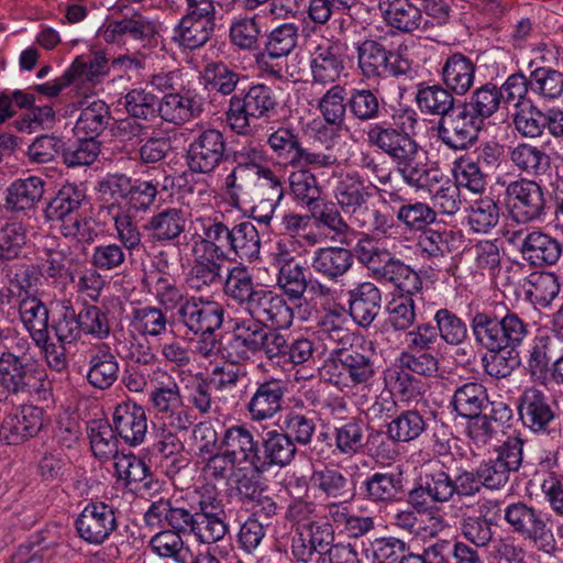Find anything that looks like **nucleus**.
Returning a JSON list of instances; mask_svg holds the SVG:
<instances>
[{
  "mask_svg": "<svg viewBox=\"0 0 563 563\" xmlns=\"http://www.w3.org/2000/svg\"><path fill=\"white\" fill-rule=\"evenodd\" d=\"M470 328L475 343L487 351L482 357L485 374L495 379L509 377L519 365L515 351L530 334V324L510 310L504 316L484 310L472 316Z\"/></svg>",
  "mask_w": 563,
  "mask_h": 563,
  "instance_id": "1",
  "label": "nucleus"
},
{
  "mask_svg": "<svg viewBox=\"0 0 563 563\" xmlns=\"http://www.w3.org/2000/svg\"><path fill=\"white\" fill-rule=\"evenodd\" d=\"M278 99L275 90L265 84H255L239 89L232 95L224 112V121L236 135L254 133V120L269 119L277 114Z\"/></svg>",
  "mask_w": 563,
  "mask_h": 563,
  "instance_id": "2",
  "label": "nucleus"
},
{
  "mask_svg": "<svg viewBox=\"0 0 563 563\" xmlns=\"http://www.w3.org/2000/svg\"><path fill=\"white\" fill-rule=\"evenodd\" d=\"M30 350L26 338H15L0 354V385L10 394L38 393L44 387V373Z\"/></svg>",
  "mask_w": 563,
  "mask_h": 563,
  "instance_id": "3",
  "label": "nucleus"
},
{
  "mask_svg": "<svg viewBox=\"0 0 563 563\" xmlns=\"http://www.w3.org/2000/svg\"><path fill=\"white\" fill-rule=\"evenodd\" d=\"M504 520L512 533L532 542L539 550L550 553L555 549L550 517L536 506L523 500L512 501L504 508Z\"/></svg>",
  "mask_w": 563,
  "mask_h": 563,
  "instance_id": "4",
  "label": "nucleus"
},
{
  "mask_svg": "<svg viewBox=\"0 0 563 563\" xmlns=\"http://www.w3.org/2000/svg\"><path fill=\"white\" fill-rule=\"evenodd\" d=\"M517 412L523 428L532 434H558L560 416L555 402L543 390L534 386L525 388L517 398Z\"/></svg>",
  "mask_w": 563,
  "mask_h": 563,
  "instance_id": "5",
  "label": "nucleus"
},
{
  "mask_svg": "<svg viewBox=\"0 0 563 563\" xmlns=\"http://www.w3.org/2000/svg\"><path fill=\"white\" fill-rule=\"evenodd\" d=\"M357 66L367 79L399 77L410 68V60L399 52L385 47L376 40H364L356 46Z\"/></svg>",
  "mask_w": 563,
  "mask_h": 563,
  "instance_id": "6",
  "label": "nucleus"
},
{
  "mask_svg": "<svg viewBox=\"0 0 563 563\" xmlns=\"http://www.w3.org/2000/svg\"><path fill=\"white\" fill-rule=\"evenodd\" d=\"M482 129L483 124L462 103L440 118L433 126L437 140L453 152H466L474 147Z\"/></svg>",
  "mask_w": 563,
  "mask_h": 563,
  "instance_id": "7",
  "label": "nucleus"
},
{
  "mask_svg": "<svg viewBox=\"0 0 563 563\" xmlns=\"http://www.w3.org/2000/svg\"><path fill=\"white\" fill-rule=\"evenodd\" d=\"M230 155L224 134L216 128H208L195 135L188 144L186 162L190 172L207 175L229 161Z\"/></svg>",
  "mask_w": 563,
  "mask_h": 563,
  "instance_id": "8",
  "label": "nucleus"
},
{
  "mask_svg": "<svg viewBox=\"0 0 563 563\" xmlns=\"http://www.w3.org/2000/svg\"><path fill=\"white\" fill-rule=\"evenodd\" d=\"M504 201L511 218L518 223H528L544 216V188L536 180L520 178L508 183Z\"/></svg>",
  "mask_w": 563,
  "mask_h": 563,
  "instance_id": "9",
  "label": "nucleus"
},
{
  "mask_svg": "<svg viewBox=\"0 0 563 563\" xmlns=\"http://www.w3.org/2000/svg\"><path fill=\"white\" fill-rule=\"evenodd\" d=\"M365 141L378 148L397 167L413 154H419L422 146L408 132L389 122L372 123L364 130Z\"/></svg>",
  "mask_w": 563,
  "mask_h": 563,
  "instance_id": "10",
  "label": "nucleus"
},
{
  "mask_svg": "<svg viewBox=\"0 0 563 563\" xmlns=\"http://www.w3.org/2000/svg\"><path fill=\"white\" fill-rule=\"evenodd\" d=\"M150 404L155 416L172 429L186 431L194 423V417L184 402L179 385L170 376L167 383L162 382L152 388Z\"/></svg>",
  "mask_w": 563,
  "mask_h": 563,
  "instance_id": "11",
  "label": "nucleus"
},
{
  "mask_svg": "<svg viewBox=\"0 0 563 563\" xmlns=\"http://www.w3.org/2000/svg\"><path fill=\"white\" fill-rule=\"evenodd\" d=\"M331 368L329 380L339 387L367 386L376 374L372 356L353 349L335 350Z\"/></svg>",
  "mask_w": 563,
  "mask_h": 563,
  "instance_id": "12",
  "label": "nucleus"
},
{
  "mask_svg": "<svg viewBox=\"0 0 563 563\" xmlns=\"http://www.w3.org/2000/svg\"><path fill=\"white\" fill-rule=\"evenodd\" d=\"M173 320L195 335L213 334L223 324L224 309L217 301L191 296L181 313H173Z\"/></svg>",
  "mask_w": 563,
  "mask_h": 563,
  "instance_id": "13",
  "label": "nucleus"
},
{
  "mask_svg": "<svg viewBox=\"0 0 563 563\" xmlns=\"http://www.w3.org/2000/svg\"><path fill=\"white\" fill-rule=\"evenodd\" d=\"M405 492L406 478L398 467L367 474L358 487L360 498L376 506L397 503Z\"/></svg>",
  "mask_w": 563,
  "mask_h": 563,
  "instance_id": "14",
  "label": "nucleus"
},
{
  "mask_svg": "<svg viewBox=\"0 0 563 563\" xmlns=\"http://www.w3.org/2000/svg\"><path fill=\"white\" fill-rule=\"evenodd\" d=\"M249 317L266 327L288 329L294 321V310L284 295L260 288L244 309Z\"/></svg>",
  "mask_w": 563,
  "mask_h": 563,
  "instance_id": "15",
  "label": "nucleus"
},
{
  "mask_svg": "<svg viewBox=\"0 0 563 563\" xmlns=\"http://www.w3.org/2000/svg\"><path fill=\"white\" fill-rule=\"evenodd\" d=\"M508 240L511 243L520 241L519 251L522 258L534 267L554 265L562 254V244L555 238L539 230L512 231Z\"/></svg>",
  "mask_w": 563,
  "mask_h": 563,
  "instance_id": "16",
  "label": "nucleus"
},
{
  "mask_svg": "<svg viewBox=\"0 0 563 563\" xmlns=\"http://www.w3.org/2000/svg\"><path fill=\"white\" fill-rule=\"evenodd\" d=\"M75 526L82 540L101 544L118 527L114 508L104 503H90L80 512Z\"/></svg>",
  "mask_w": 563,
  "mask_h": 563,
  "instance_id": "17",
  "label": "nucleus"
},
{
  "mask_svg": "<svg viewBox=\"0 0 563 563\" xmlns=\"http://www.w3.org/2000/svg\"><path fill=\"white\" fill-rule=\"evenodd\" d=\"M286 393L287 386L282 379L269 377L257 382L245 405L251 421L262 422L273 419L283 409Z\"/></svg>",
  "mask_w": 563,
  "mask_h": 563,
  "instance_id": "18",
  "label": "nucleus"
},
{
  "mask_svg": "<svg viewBox=\"0 0 563 563\" xmlns=\"http://www.w3.org/2000/svg\"><path fill=\"white\" fill-rule=\"evenodd\" d=\"M43 428V409L24 406L4 417L0 427V440L18 445L36 435Z\"/></svg>",
  "mask_w": 563,
  "mask_h": 563,
  "instance_id": "19",
  "label": "nucleus"
},
{
  "mask_svg": "<svg viewBox=\"0 0 563 563\" xmlns=\"http://www.w3.org/2000/svg\"><path fill=\"white\" fill-rule=\"evenodd\" d=\"M202 111L201 99L190 90L165 93L157 104V118L175 125L199 118Z\"/></svg>",
  "mask_w": 563,
  "mask_h": 563,
  "instance_id": "20",
  "label": "nucleus"
},
{
  "mask_svg": "<svg viewBox=\"0 0 563 563\" xmlns=\"http://www.w3.org/2000/svg\"><path fill=\"white\" fill-rule=\"evenodd\" d=\"M238 465H249L256 473L260 461V443L245 424H234L225 429L219 444Z\"/></svg>",
  "mask_w": 563,
  "mask_h": 563,
  "instance_id": "21",
  "label": "nucleus"
},
{
  "mask_svg": "<svg viewBox=\"0 0 563 563\" xmlns=\"http://www.w3.org/2000/svg\"><path fill=\"white\" fill-rule=\"evenodd\" d=\"M198 511L196 507L188 506L180 500L159 498L152 503L145 512V519H164L170 530L180 536H191Z\"/></svg>",
  "mask_w": 563,
  "mask_h": 563,
  "instance_id": "22",
  "label": "nucleus"
},
{
  "mask_svg": "<svg viewBox=\"0 0 563 563\" xmlns=\"http://www.w3.org/2000/svg\"><path fill=\"white\" fill-rule=\"evenodd\" d=\"M314 82L332 84L345 68V48L340 41H325L319 44L310 63Z\"/></svg>",
  "mask_w": 563,
  "mask_h": 563,
  "instance_id": "23",
  "label": "nucleus"
},
{
  "mask_svg": "<svg viewBox=\"0 0 563 563\" xmlns=\"http://www.w3.org/2000/svg\"><path fill=\"white\" fill-rule=\"evenodd\" d=\"M372 197L371 187L365 185L364 179L357 173H347L339 180L334 189L338 207L349 216L352 223L364 211Z\"/></svg>",
  "mask_w": 563,
  "mask_h": 563,
  "instance_id": "24",
  "label": "nucleus"
},
{
  "mask_svg": "<svg viewBox=\"0 0 563 563\" xmlns=\"http://www.w3.org/2000/svg\"><path fill=\"white\" fill-rule=\"evenodd\" d=\"M353 251L342 246L319 247L313 251L310 265L322 279L338 283L353 267Z\"/></svg>",
  "mask_w": 563,
  "mask_h": 563,
  "instance_id": "25",
  "label": "nucleus"
},
{
  "mask_svg": "<svg viewBox=\"0 0 563 563\" xmlns=\"http://www.w3.org/2000/svg\"><path fill=\"white\" fill-rule=\"evenodd\" d=\"M117 434L129 445L141 444L147 432V416L144 408L136 402L119 404L112 417Z\"/></svg>",
  "mask_w": 563,
  "mask_h": 563,
  "instance_id": "26",
  "label": "nucleus"
},
{
  "mask_svg": "<svg viewBox=\"0 0 563 563\" xmlns=\"http://www.w3.org/2000/svg\"><path fill=\"white\" fill-rule=\"evenodd\" d=\"M377 8L384 21L402 33L426 32L422 10L410 0H377Z\"/></svg>",
  "mask_w": 563,
  "mask_h": 563,
  "instance_id": "27",
  "label": "nucleus"
},
{
  "mask_svg": "<svg viewBox=\"0 0 563 563\" xmlns=\"http://www.w3.org/2000/svg\"><path fill=\"white\" fill-rule=\"evenodd\" d=\"M199 245L203 256L228 260L231 250V228L219 217H201L196 220Z\"/></svg>",
  "mask_w": 563,
  "mask_h": 563,
  "instance_id": "28",
  "label": "nucleus"
},
{
  "mask_svg": "<svg viewBox=\"0 0 563 563\" xmlns=\"http://www.w3.org/2000/svg\"><path fill=\"white\" fill-rule=\"evenodd\" d=\"M297 454V448L280 430L265 432L260 444L256 474H264L273 466H288Z\"/></svg>",
  "mask_w": 563,
  "mask_h": 563,
  "instance_id": "29",
  "label": "nucleus"
},
{
  "mask_svg": "<svg viewBox=\"0 0 563 563\" xmlns=\"http://www.w3.org/2000/svg\"><path fill=\"white\" fill-rule=\"evenodd\" d=\"M347 295L349 312L354 322L362 328L369 327L380 310V289L371 282H364L350 289Z\"/></svg>",
  "mask_w": 563,
  "mask_h": 563,
  "instance_id": "30",
  "label": "nucleus"
},
{
  "mask_svg": "<svg viewBox=\"0 0 563 563\" xmlns=\"http://www.w3.org/2000/svg\"><path fill=\"white\" fill-rule=\"evenodd\" d=\"M396 170L405 184L417 190L431 191L443 178L442 172L430 164L423 148L399 164Z\"/></svg>",
  "mask_w": 563,
  "mask_h": 563,
  "instance_id": "31",
  "label": "nucleus"
},
{
  "mask_svg": "<svg viewBox=\"0 0 563 563\" xmlns=\"http://www.w3.org/2000/svg\"><path fill=\"white\" fill-rule=\"evenodd\" d=\"M476 65L466 55L454 53L445 58L441 66V80L456 96L466 95L474 85Z\"/></svg>",
  "mask_w": 563,
  "mask_h": 563,
  "instance_id": "32",
  "label": "nucleus"
},
{
  "mask_svg": "<svg viewBox=\"0 0 563 563\" xmlns=\"http://www.w3.org/2000/svg\"><path fill=\"white\" fill-rule=\"evenodd\" d=\"M186 222V212L181 208L170 207L152 216L143 228L154 242L168 243L185 232Z\"/></svg>",
  "mask_w": 563,
  "mask_h": 563,
  "instance_id": "33",
  "label": "nucleus"
},
{
  "mask_svg": "<svg viewBox=\"0 0 563 563\" xmlns=\"http://www.w3.org/2000/svg\"><path fill=\"white\" fill-rule=\"evenodd\" d=\"M20 319L35 344L45 343L49 335V311L46 305L33 295L19 301Z\"/></svg>",
  "mask_w": 563,
  "mask_h": 563,
  "instance_id": "34",
  "label": "nucleus"
},
{
  "mask_svg": "<svg viewBox=\"0 0 563 563\" xmlns=\"http://www.w3.org/2000/svg\"><path fill=\"white\" fill-rule=\"evenodd\" d=\"M88 383L98 389L110 388L119 376V362L108 344H100L89 353Z\"/></svg>",
  "mask_w": 563,
  "mask_h": 563,
  "instance_id": "35",
  "label": "nucleus"
},
{
  "mask_svg": "<svg viewBox=\"0 0 563 563\" xmlns=\"http://www.w3.org/2000/svg\"><path fill=\"white\" fill-rule=\"evenodd\" d=\"M45 185V180L37 176L14 180L7 188L5 208L14 212L34 209L43 198Z\"/></svg>",
  "mask_w": 563,
  "mask_h": 563,
  "instance_id": "36",
  "label": "nucleus"
},
{
  "mask_svg": "<svg viewBox=\"0 0 563 563\" xmlns=\"http://www.w3.org/2000/svg\"><path fill=\"white\" fill-rule=\"evenodd\" d=\"M110 107L100 99L80 102V114L77 118L74 131L80 137H97L107 129L111 120Z\"/></svg>",
  "mask_w": 563,
  "mask_h": 563,
  "instance_id": "37",
  "label": "nucleus"
},
{
  "mask_svg": "<svg viewBox=\"0 0 563 563\" xmlns=\"http://www.w3.org/2000/svg\"><path fill=\"white\" fill-rule=\"evenodd\" d=\"M353 254L372 276L379 280L384 272L390 265L395 255L386 247H382L378 241L371 234H363L356 242Z\"/></svg>",
  "mask_w": 563,
  "mask_h": 563,
  "instance_id": "38",
  "label": "nucleus"
},
{
  "mask_svg": "<svg viewBox=\"0 0 563 563\" xmlns=\"http://www.w3.org/2000/svg\"><path fill=\"white\" fill-rule=\"evenodd\" d=\"M312 486L327 498L339 503H347L355 496L347 475L334 467L314 470L310 477Z\"/></svg>",
  "mask_w": 563,
  "mask_h": 563,
  "instance_id": "39",
  "label": "nucleus"
},
{
  "mask_svg": "<svg viewBox=\"0 0 563 563\" xmlns=\"http://www.w3.org/2000/svg\"><path fill=\"white\" fill-rule=\"evenodd\" d=\"M455 92L442 84H420L416 92V103L419 110L429 115H446L455 106Z\"/></svg>",
  "mask_w": 563,
  "mask_h": 563,
  "instance_id": "40",
  "label": "nucleus"
},
{
  "mask_svg": "<svg viewBox=\"0 0 563 563\" xmlns=\"http://www.w3.org/2000/svg\"><path fill=\"white\" fill-rule=\"evenodd\" d=\"M87 195L81 186L66 184L62 186L56 196L51 199L44 210L47 221H62L66 218L80 213Z\"/></svg>",
  "mask_w": 563,
  "mask_h": 563,
  "instance_id": "41",
  "label": "nucleus"
},
{
  "mask_svg": "<svg viewBox=\"0 0 563 563\" xmlns=\"http://www.w3.org/2000/svg\"><path fill=\"white\" fill-rule=\"evenodd\" d=\"M347 106L350 118L358 123H377L385 111L384 99L367 88L351 89Z\"/></svg>",
  "mask_w": 563,
  "mask_h": 563,
  "instance_id": "42",
  "label": "nucleus"
},
{
  "mask_svg": "<svg viewBox=\"0 0 563 563\" xmlns=\"http://www.w3.org/2000/svg\"><path fill=\"white\" fill-rule=\"evenodd\" d=\"M509 159L518 170L532 177L543 176L551 168L550 155L542 147L526 142L510 148Z\"/></svg>",
  "mask_w": 563,
  "mask_h": 563,
  "instance_id": "43",
  "label": "nucleus"
},
{
  "mask_svg": "<svg viewBox=\"0 0 563 563\" xmlns=\"http://www.w3.org/2000/svg\"><path fill=\"white\" fill-rule=\"evenodd\" d=\"M526 299L533 306L548 307L558 297L560 277L552 272H532L522 285Z\"/></svg>",
  "mask_w": 563,
  "mask_h": 563,
  "instance_id": "44",
  "label": "nucleus"
},
{
  "mask_svg": "<svg viewBox=\"0 0 563 563\" xmlns=\"http://www.w3.org/2000/svg\"><path fill=\"white\" fill-rule=\"evenodd\" d=\"M231 250L228 260L239 257L244 262H253L260 257L261 238L251 221H243L231 228Z\"/></svg>",
  "mask_w": 563,
  "mask_h": 563,
  "instance_id": "45",
  "label": "nucleus"
},
{
  "mask_svg": "<svg viewBox=\"0 0 563 563\" xmlns=\"http://www.w3.org/2000/svg\"><path fill=\"white\" fill-rule=\"evenodd\" d=\"M384 380L390 394L401 402L417 401L426 391V383L400 365L388 368Z\"/></svg>",
  "mask_w": 563,
  "mask_h": 563,
  "instance_id": "46",
  "label": "nucleus"
},
{
  "mask_svg": "<svg viewBox=\"0 0 563 563\" xmlns=\"http://www.w3.org/2000/svg\"><path fill=\"white\" fill-rule=\"evenodd\" d=\"M214 25L216 21L185 14L174 30V38L180 46L196 49L210 40Z\"/></svg>",
  "mask_w": 563,
  "mask_h": 563,
  "instance_id": "47",
  "label": "nucleus"
},
{
  "mask_svg": "<svg viewBox=\"0 0 563 563\" xmlns=\"http://www.w3.org/2000/svg\"><path fill=\"white\" fill-rule=\"evenodd\" d=\"M503 98V91L497 85L486 82L473 90L470 99L462 104L484 125L485 120L498 111Z\"/></svg>",
  "mask_w": 563,
  "mask_h": 563,
  "instance_id": "48",
  "label": "nucleus"
},
{
  "mask_svg": "<svg viewBox=\"0 0 563 563\" xmlns=\"http://www.w3.org/2000/svg\"><path fill=\"white\" fill-rule=\"evenodd\" d=\"M487 402L486 387L481 383L470 382L455 389L450 404L460 417L467 418L481 413Z\"/></svg>",
  "mask_w": 563,
  "mask_h": 563,
  "instance_id": "49",
  "label": "nucleus"
},
{
  "mask_svg": "<svg viewBox=\"0 0 563 563\" xmlns=\"http://www.w3.org/2000/svg\"><path fill=\"white\" fill-rule=\"evenodd\" d=\"M260 288L254 283L253 276L246 267L234 266L227 275L223 292L228 298L245 309L251 298Z\"/></svg>",
  "mask_w": 563,
  "mask_h": 563,
  "instance_id": "50",
  "label": "nucleus"
},
{
  "mask_svg": "<svg viewBox=\"0 0 563 563\" xmlns=\"http://www.w3.org/2000/svg\"><path fill=\"white\" fill-rule=\"evenodd\" d=\"M349 95L341 85L331 86L318 102L324 122L336 129L344 124L346 112H349Z\"/></svg>",
  "mask_w": 563,
  "mask_h": 563,
  "instance_id": "51",
  "label": "nucleus"
},
{
  "mask_svg": "<svg viewBox=\"0 0 563 563\" xmlns=\"http://www.w3.org/2000/svg\"><path fill=\"white\" fill-rule=\"evenodd\" d=\"M456 234L452 230H424L419 236L418 246L424 257L438 265L440 261L450 255L455 247Z\"/></svg>",
  "mask_w": 563,
  "mask_h": 563,
  "instance_id": "52",
  "label": "nucleus"
},
{
  "mask_svg": "<svg viewBox=\"0 0 563 563\" xmlns=\"http://www.w3.org/2000/svg\"><path fill=\"white\" fill-rule=\"evenodd\" d=\"M426 427L423 415L416 409H409L401 411L387 424V434L394 442H410L419 438Z\"/></svg>",
  "mask_w": 563,
  "mask_h": 563,
  "instance_id": "53",
  "label": "nucleus"
},
{
  "mask_svg": "<svg viewBox=\"0 0 563 563\" xmlns=\"http://www.w3.org/2000/svg\"><path fill=\"white\" fill-rule=\"evenodd\" d=\"M317 430L316 418L311 413L288 411L282 421L280 431L291 440L297 448L307 446L311 443Z\"/></svg>",
  "mask_w": 563,
  "mask_h": 563,
  "instance_id": "54",
  "label": "nucleus"
},
{
  "mask_svg": "<svg viewBox=\"0 0 563 563\" xmlns=\"http://www.w3.org/2000/svg\"><path fill=\"white\" fill-rule=\"evenodd\" d=\"M206 85L212 90L223 95L232 96L240 89V84L246 81L242 76L223 62H213L206 65L203 70Z\"/></svg>",
  "mask_w": 563,
  "mask_h": 563,
  "instance_id": "55",
  "label": "nucleus"
},
{
  "mask_svg": "<svg viewBox=\"0 0 563 563\" xmlns=\"http://www.w3.org/2000/svg\"><path fill=\"white\" fill-rule=\"evenodd\" d=\"M168 183H173L169 176L164 177L163 184L157 179H135L125 202L128 207L126 210L136 213L148 211L154 205L159 190H166L168 188Z\"/></svg>",
  "mask_w": 563,
  "mask_h": 563,
  "instance_id": "56",
  "label": "nucleus"
},
{
  "mask_svg": "<svg viewBox=\"0 0 563 563\" xmlns=\"http://www.w3.org/2000/svg\"><path fill=\"white\" fill-rule=\"evenodd\" d=\"M530 90L545 101L563 96V73L551 66L537 67L530 73Z\"/></svg>",
  "mask_w": 563,
  "mask_h": 563,
  "instance_id": "57",
  "label": "nucleus"
},
{
  "mask_svg": "<svg viewBox=\"0 0 563 563\" xmlns=\"http://www.w3.org/2000/svg\"><path fill=\"white\" fill-rule=\"evenodd\" d=\"M307 268L294 258L285 261L277 274V286L290 300H301L306 292Z\"/></svg>",
  "mask_w": 563,
  "mask_h": 563,
  "instance_id": "58",
  "label": "nucleus"
},
{
  "mask_svg": "<svg viewBox=\"0 0 563 563\" xmlns=\"http://www.w3.org/2000/svg\"><path fill=\"white\" fill-rule=\"evenodd\" d=\"M155 297L163 311L181 313L191 296L169 276L161 275L155 282Z\"/></svg>",
  "mask_w": 563,
  "mask_h": 563,
  "instance_id": "59",
  "label": "nucleus"
},
{
  "mask_svg": "<svg viewBox=\"0 0 563 563\" xmlns=\"http://www.w3.org/2000/svg\"><path fill=\"white\" fill-rule=\"evenodd\" d=\"M59 222V233L65 239L90 245L98 238V222L86 213H77Z\"/></svg>",
  "mask_w": 563,
  "mask_h": 563,
  "instance_id": "60",
  "label": "nucleus"
},
{
  "mask_svg": "<svg viewBox=\"0 0 563 563\" xmlns=\"http://www.w3.org/2000/svg\"><path fill=\"white\" fill-rule=\"evenodd\" d=\"M109 70L108 59L99 53L78 56L67 69L73 84L89 81L99 82Z\"/></svg>",
  "mask_w": 563,
  "mask_h": 563,
  "instance_id": "61",
  "label": "nucleus"
},
{
  "mask_svg": "<svg viewBox=\"0 0 563 563\" xmlns=\"http://www.w3.org/2000/svg\"><path fill=\"white\" fill-rule=\"evenodd\" d=\"M420 479L424 482L430 501L446 504L454 500L453 476L443 466L426 470Z\"/></svg>",
  "mask_w": 563,
  "mask_h": 563,
  "instance_id": "62",
  "label": "nucleus"
},
{
  "mask_svg": "<svg viewBox=\"0 0 563 563\" xmlns=\"http://www.w3.org/2000/svg\"><path fill=\"white\" fill-rule=\"evenodd\" d=\"M435 329L439 340L449 345H461L468 336L466 322L448 308H441L434 313Z\"/></svg>",
  "mask_w": 563,
  "mask_h": 563,
  "instance_id": "63",
  "label": "nucleus"
},
{
  "mask_svg": "<svg viewBox=\"0 0 563 563\" xmlns=\"http://www.w3.org/2000/svg\"><path fill=\"white\" fill-rule=\"evenodd\" d=\"M166 312L159 307L143 306L132 310L131 325L143 335L159 336L167 330Z\"/></svg>",
  "mask_w": 563,
  "mask_h": 563,
  "instance_id": "64",
  "label": "nucleus"
}]
</instances>
